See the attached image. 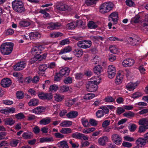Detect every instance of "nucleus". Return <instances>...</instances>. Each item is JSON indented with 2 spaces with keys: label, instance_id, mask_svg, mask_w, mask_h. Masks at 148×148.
Masks as SVG:
<instances>
[{
  "label": "nucleus",
  "instance_id": "nucleus-27",
  "mask_svg": "<svg viewBox=\"0 0 148 148\" xmlns=\"http://www.w3.org/2000/svg\"><path fill=\"white\" fill-rule=\"evenodd\" d=\"M57 145L58 147L60 148H69L67 142L66 140H63L59 142Z\"/></svg>",
  "mask_w": 148,
  "mask_h": 148
},
{
  "label": "nucleus",
  "instance_id": "nucleus-3",
  "mask_svg": "<svg viewBox=\"0 0 148 148\" xmlns=\"http://www.w3.org/2000/svg\"><path fill=\"white\" fill-rule=\"evenodd\" d=\"M12 5L13 9L17 12H24L25 10L23 3L21 0H15L13 1L12 3Z\"/></svg>",
  "mask_w": 148,
  "mask_h": 148
},
{
  "label": "nucleus",
  "instance_id": "nucleus-2",
  "mask_svg": "<svg viewBox=\"0 0 148 148\" xmlns=\"http://www.w3.org/2000/svg\"><path fill=\"white\" fill-rule=\"evenodd\" d=\"M43 49L41 45H37L31 49V52L32 55H36V58L40 60L45 59L46 57L47 54L45 53L41 55V51Z\"/></svg>",
  "mask_w": 148,
  "mask_h": 148
},
{
  "label": "nucleus",
  "instance_id": "nucleus-47",
  "mask_svg": "<svg viewBox=\"0 0 148 148\" xmlns=\"http://www.w3.org/2000/svg\"><path fill=\"white\" fill-rule=\"evenodd\" d=\"M63 34L59 32H53L51 34V36L52 38H56L61 36Z\"/></svg>",
  "mask_w": 148,
  "mask_h": 148
},
{
  "label": "nucleus",
  "instance_id": "nucleus-45",
  "mask_svg": "<svg viewBox=\"0 0 148 148\" xmlns=\"http://www.w3.org/2000/svg\"><path fill=\"white\" fill-rule=\"evenodd\" d=\"M82 135V134L81 133L78 132H75L71 134V137L75 138L77 139H81V136Z\"/></svg>",
  "mask_w": 148,
  "mask_h": 148
},
{
  "label": "nucleus",
  "instance_id": "nucleus-26",
  "mask_svg": "<svg viewBox=\"0 0 148 148\" xmlns=\"http://www.w3.org/2000/svg\"><path fill=\"white\" fill-rule=\"evenodd\" d=\"M78 115V112L76 111H71L66 114V116L69 118L76 117Z\"/></svg>",
  "mask_w": 148,
  "mask_h": 148
},
{
  "label": "nucleus",
  "instance_id": "nucleus-4",
  "mask_svg": "<svg viewBox=\"0 0 148 148\" xmlns=\"http://www.w3.org/2000/svg\"><path fill=\"white\" fill-rule=\"evenodd\" d=\"M114 6V5L112 3L110 2H106L100 5L99 11L102 14H105L112 10Z\"/></svg>",
  "mask_w": 148,
  "mask_h": 148
},
{
  "label": "nucleus",
  "instance_id": "nucleus-52",
  "mask_svg": "<svg viewBox=\"0 0 148 148\" xmlns=\"http://www.w3.org/2000/svg\"><path fill=\"white\" fill-rule=\"evenodd\" d=\"M104 114L103 111H101V109L98 110L96 112V116L98 118H101Z\"/></svg>",
  "mask_w": 148,
  "mask_h": 148
},
{
  "label": "nucleus",
  "instance_id": "nucleus-31",
  "mask_svg": "<svg viewBox=\"0 0 148 148\" xmlns=\"http://www.w3.org/2000/svg\"><path fill=\"white\" fill-rule=\"evenodd\" d=\"M53 138L52 137H43L40 138V142L41 143L49 142L53 141Z\"/></svg>",
  "mask_w": 148,
  "mask_h": 148
},
{
  "label": "nucleus",
  "instance_id": "nucleus-41",
  "mask_svg": "<svg viewBox=\"0 0 148 148\" xmlns=\"http://www.w3.org/2000/svg\"><path fill=\"white\" fill-rule=\"evenodd\" d=\"M110 50L111 52L114 54H117L119 52L117 48L115 46L110 47Z\"/></svg>",
  "mask_w": 148,
  "mask_h": 148
},
{
  "label": "nucleus",
  "instance_id": "nucleus-55",
  "mask_svg": "<svg viewBox=\"0 0 148 148\" xmlns=\"http://www.w3.org/2000/svg\"><path fill=\"white\" fill-rule=\"evenodd\" d=\"M142 95L143 94L141 93L136 92L132 95V97L134 99H136L142 96Z\"/></svg>",
  "mask_w": 148,
  "mask_h": 148
},
{
  "label": "nucleus",
  "instance_id": "nucleus-49",
  "mask_svg": "<svg viewBox=\"0 0 148 148\" xmlns=\"http://www.w3.org/2000/svg\"><path fill=\"white\" fill-rule=\"evenodd\" d=\"M15 116L17 119L21 120L23 119L25 116L22 113H20L15 115Z\"/></svg>",
  "mask_w": 148,
  "mask_h": 148
},
{
  "label": "nucleus",
  "instance_id": "nucleus-54",
  "mask_svg": "<svg viewBox=\"0 0 148 148\" xmlns=\"http://www.w3.org/2000/svg\"><path fill=\"white\" fill-rule=\"evenodd\" d=\"M39 13L43 14L44 15V18L46 19L49 16V14L45 11V10H41L40 11Z\"/></svg>",
  "mask_w": 148,
  "mask_h": 148
},
{
  "label": "nucleus",
  "instance_id": "nucleus-62",
  "mask_svg": "<svg viewBox=\"0 0 148 148\" xmlns=\"http://www.w3.org/2000/svg\"><path fill=\"white\" fill-rule=\"evenodd\" d=\"M92 62L94 64H97L99 62V59L98 56H96L93 58L92 60Z\"/></svg>",
  "mask_w": 148,
  "mask_h": 148
},
{
  "label": "nucleus",
  "instance_id": "nucleus-51",
  "mask_svg": "<svg viewBox=\"0 0 148 148\" xmlns=\"http://www.w3.org/2000/svg\"><path fill=\"white\" fill-rule=\"evenodd\" d=\"M72 81V78L70 77L65 78L64 80V82L66 84H71Z\"/></svg>",
  "mask_w": 148,
  "mask_h": 148
},
{
  "label": "nucleus",
  "instance_id": "nucleus-17",
  "mask_svg": "<svg viewBox=\"0 0 148 148\" xmlns=\"http://www.w3.org/2000/svg\"><path fill=\"white\" fill-rule=\"evenodd\" d=\"M70 70L67 67H65L61 69L59 72L60 75L61 77H66L69 74Z\"/></svg>",
  "mask_w": 148,
  "mask_h": 148
},
{
  "label": "nucleus",
  "instance_id": "nucleus-13",
  "mask_svg": "<svg viewBox=\"0 0 148 148\" xmlns=\"http://www.w3.org/2000/svg\"><path fill=\"white\" fill-rule=\"evenodd\" d=\"M134 61L132 59L127 58L124 60L122 63L123 65L125 67H130L134 64Z\"/></svg>",
  "mask_w": 148,
  "mask_h": 148
},
{
  "label": "nucleus",
  "instance_id": "nucleus-50",
  "mask_svg": "<svg viewBox=\"0 0 148 148\" xmlns=\"http://www.w3.org/2000/svg\"><path fill=\"white\" fill-rule=\"evenodd\" d=\"M99 108L101 110V111H103V113L104 114H108L109 112V110L107 107L106 106H101Z\"/></svg>",
  "mask_w": 148,
  "mask_h": 148
},
{
  "label": "nucleus",
  "instance_id": "nucleus-32",
  "mask_svg": "<svg viewBox=\"0 0 148 148\" xmlns=\"http://www.w3.org/2000/svg\"><path fill=\"white\" fill-rule=\"evenodd\" d=\"M19 24L21 27H25L29 26L30 24V23L28 21L24 20L20 21L19 23Z\"/></svg>",
  "mask_w": 148,
  "mask_h": 148
},
{
  "label": "nucleus",
  "instance_id": "nucleus-35",
  "mask_svg": "<svg viewBox=\"0 0 148 148\" xmlns=\"http://www.w3.org/2000/svg\"><path fill=\"white\" fill-rule=\"evenodd\" d=\"M125 111V110L123 107H119L116 108V114L120 115Z\"/></svg>",
  "mask_w": 148,
  "mask_h": 148
},
{
  "label": "nucleus",
  "instance_id": "nucleus-44",
  "mask_svg": "<svg viewBox=\"0 0 148 148\" xmlns=\"http://www.w3.org/2000/svg\"><path fill=\"white\" fill-rule=\"evenodd\" d=\"M72 124V122L71 121H64L62 122L61 124V126L62 127H69L71 126Z\"/></svg>",
  "mask_w": 148,
  "mask_h": 148
},
{
  "label": "nucleus",
  "instance_id": "nucleus-60",
  "mask_svg": "<svg viewBox=\"0 0 148 148\" xmlns=\"http://www.w3.org/2000/svg\"><path fill=\"white\" fill-rule=\"evenodd\" d=\"M60 105L59 104H56L53 106V109L55 111V113H57V110H59Z\"/></svg>",
  "mask_w": 148,
  "mask_h": 148
},
{
  "label": "nucleus",
  "instance_id": "nucleus-20",
  "mask_svg": "<svg viewBox=\"0 0 148 148\" xmlns=\"http://www.w3.org/2000/svg\"><path fill=\"white\" fill-rule=\"evenodd\" d=\"M47 68V65L45 64H43L40 65L39 67V71H38V73L41 75L44 74Z\"/></svg>",
  "mask_w": 148,
  "mask_h": 148
},
{
  "label": "nucleus",
  "instance_id": "nucleus-8",
  "mask_svg": "<svg viewBox=\"0 0 148 148\" xmlns=\"http://www.w3.org/2000/svg\"><path fill=\"white\" fill-rule=\"evenodd\" d=\"M138 123L141 125L139 128V132H144L146 130L148 129V121H139Z\"/></svg>",
  "mask_w": 148,
  "mask_h": 148
},
{
  "label": "nucleus",
  "instance_id": "nucleus-28",
  "mask_svg": "<svg viewBox=\"0 0 148 148\" xmlns=\"http://www.w3.org/2000/svg\"><path fill=\"white\" fill-rule=\"evenodd\" d=\"M136 86L137 85L136 83L130 82L127 84L126 87L128 90L131 91L135 89Z\"/></svg>",
  "mask_w": 148,
  "mask_h": 148
},
{
  "label": "nucleus",
  "instance_id": "nucleus-23",
  "mask_svg": "<svg viewBox=\"0 0 148 148\" xmlns=\"http://www.w3.org/2000/svg\"><path fill=\"white\" fill-rule=\"evenodd\" d=\"M136 143L138 145H141V146L145 145L147 143L145 140V138H140L136 141Z\"/></svg>",
  "mask_w": 148,
  "mask_h": 148
},
{
  "label": "nucleus",
  "instance_id": "nucleus-1",
  "mask_svg": "<svg viewBox=\"0 0 148 148\" xmlns=\"http://www.w3.org/2000/svg\"><path fill=\"white\" fill-rule=\"evenodd\" d=\"M14 46L12 42H5L2 44L0 47V51L2 54L8 55L12 52Z\"/></svg>",
  "mask_w": 148,
  "mask_h": 148
},
{
  "label": "nucleus",
  "instance_id": "nucleus-61",
  "mask_svg": "<svg viewBox=\"0 0 148 148\" xmlns=\"http://www.w3.org/2000/svg\"><path fill=\"white\" fill-rule=\"evenodd\" d=\"M14 30L12 29H8L5 32L6 35H11L13 34L14 33Z\"/></svg>",
  "mask_w": 148,
  "mask_h": 148
},
{
  "label": "nucleus",
  "instance_id": "nucleus-53",
  "mask_svg": "<svg viewBox=\"0 0 148 148\" xmlns=\"http://www.w3.org/2000/svg\"><path fill=\"white\" fill-rule=\"evenodd\" d=\"M58 88V86L54 84L50 86L49 90L50 91L55 92L57 91Z\"/></svg>",
  "mask_w": 148,
  "mask_h": 148
},
{
  "label": "nucleus",
  "instance_id": "nucleus-34",
  "mask_svg": "<svg viewBox=\"0 0 148 148\" xmlns=\"http://www.w3.org/2000/svg\"><path fill=\"white\" fill-rule=\"evenodd\" d=\"M123 115L124 116L131 119L134 116L135 114L132 112L129 111L128 112L124 113Z\"/></svg>",
  "mask_w": 148,
  "mask_h": 148
},
{
  "label": "nucleus",
  "instance_id": "nucleus-5",
  "mask_svg": "<svg viewBox=\"0 0 148 148\" xmlns=\"http://www.w3.org/2000/svg\"><path fill=\"white\" fill-rule=\"evenodd\" d=\"M127 41L130 44L134 46L140 42L141 39L137 36L133 35L127 38Z\"/></svg>",
  "mask_w": 148,
  "mask_h": 148
},
{
  "label": "nucleus",
  "instance_id": "nucleus-46",
  "mask_svg": "<svg viewBox=\"0 0 148 148\" xmlns=\"http://www.w3.org/2000/svg\"><path fill=\"white\" fill-rule=\"evenodd\" d=\"M115 100V99L111 96H107L104 99V101L108 103L114 102Z\"/></svg>",
  "mask_w": 148,
  "mask_h": 148
},
{
  "label": "nucleus",
  "instance_id": "nucleus-39",
  "mask_svg": "<svg viewBox=\"0 0 148 148\" xmlns=\"http://www.w3.org/2000/svg\"><path fill=\"white\" fill-rule=\"evenodd\" d=\"M76 27L75 22H72L68 23L66 25V27L69 30H72Z\"/></svg>",
  "mask_w": 148,
  "mask_h": 148
},
{
  "label": "nucleus",
  "instance_id": "nucleus-30",
  "mask_svg": "<svg viewBox=\"0 0 148 148\" xmlns=\"http://www.w3.org/2000/svg\"><path fill=\"white\" fill-rule=\"evenodd\" d=\"M108 141V138L106 136L100 138L98 140L99 144L102 146L105 145L106 143Z\"/></svg>",
  "mask_w": 148,
  "mask_h": 148
},
{
  "label": "nucleus",
  "instance_id": "nucleus-37",
  "mask_svg": "<svg viewBox=\"0 0 148 148\" xmlns=\"http://www.w3.org/2000/svg\"><path fill=\"white\" fill-rule=\"evenodd\" d=\"M88 28L90 29H95L97 27L96 23L92 21L89 22L88 24Z\"/></svg>",
  "mask_w": 148,
  "mask_h": 148
},
{
  "label": "nucleus",
  "instance_id": "nucleus-64",
  "mask_svg": "<svg viewBox=\"0 0 148 148\" xmlns=\"http://www.w3.org/2000/svg\"><path fill=\"white\" fill-rule=\"evenodd\" d=\"M69 143L73 148H77L79 146V145L77 143H73L72 140H70Z\"/></svg>",
  "mask_w": 148,
  "mask_h": 148
},
{
  "label": "nucleus",
  "instance_id": "nucleus-15",
  "mask_svg": "<svg viewBox=\"0 0 148 148\" xmlns=\"http://www.w3.org/2000/svg\"><path fill=\"white\" fill-rule=\"evenodd\" d=\"M45 108L43 106H40L32 110V112L37 114H40L45 111Z\"/></svg>",
  "mask_w": 148,
  "mask_h": 148
},
{
  "label": "nucleus",
  "instance_id": "nucleus-29",
  "mask_svg": "<svg viewBox=\"0 0 148 148\" xmlns=\"http://www.w3.org/2000/svg\"><path fill=\"white\" fill-rule=\"evenodd\" d=\"M64 98V96L63 95L59 94H56L54 96V100L57 102H61Z\"/></svg>",
  "mask_w": 148,
  "mask_h": 148
},
{
  "label": "nucleus",
  "instance_id": "nucleus-56",
  "mask_svg": "<svg viewBox=\"0 0 148 148\" xmlns=\"http://www.w3.org/2000/svg\"><path fill=\"white\" fill-rule=\"evenodd\" d=\"M17 98L19 99L23 98L24 97L23 94L21 91H17L16 94Z\"/></svg>",
  "mask_w": 148,
  "mask_h": 148
},
{
  "label": "nucleus",
  "instance_id": "nucleus-24",
  "mask_svg": "<svg viewBox=\"0 0 148 148\" xmlns=\"http://www.w3.org/2000/svg\"><path fill=\"white\" fill-rule=\"evenodd\" d=\"M56 8L59 10L63 11L68 10V7L66 5L60 3L56 6Z\"/></svg>",
  "mask_w": 148,
  "mask_h": 148
},
{
  "label": "nucleus",
  "instance_id": "nucleus-7",
  "mask_svg": "<svg viewBox=\"0 0 148 148\" xmlns=\"http://www.w3.org/2000/svg\"><path fill=\"white\" fill-rule=\"evenodd\" d=\"M87 90L88 91L91 92L96 91L98 88L97 84V81L95 80L94 81H90L87 84L86 86Z\"/></svg>",
  "mask_w": 148,
  "mask_h": 148
},
{
  "label": "nucleus",
  "instance_id": "nucleus-43",
  "mask_svg": "<svg viewBox=\"0 0 148 148\" xmlns=\"http://www.w3.org/2000/svg\"><path fill=\"white\" fill-rule=\"evenodd\" d=\"M59 91L61 92H64L68 91L69 90V87L65 86H63L59 88Z\"/></svg>",
  "mask_w": 148,
  "mask_h": 148
},
{
  "label": "nucleus",
  "instance_id": "nucleus-14",
  "mask_svg": "<svg viewBox=\"0 0 148 148\" xmlns=\"http://www.w3.org/2000/svg\"><path fill=\"white\" fill-rule=\"evenodd\" d=\"M11 83V80L8 78H4L2 79L1 82V85L5 88L9 87Z\"/></svg>",
  "mask_w": 148,
  "mask_h": 148
},
{
  "label": "nucleus",
  "instance_id": "nucleus-9",
  "mask_svg": "<svg viewBox=\"0 0 148 148\" xmlns=\"http://www.w3.org/2000/svg\"><path fill=\"white\" fill-rule=\"evenodd\" d=\"M27 62L25 61H22L18 62L14 66V70L15 71H19L24 69L26 65Z\"/></svg>",
  "mask_w": 148,
  "mask_h": 148
},
{
  "label": "nucleus",
  "instance_id": "nucleus-38",
  "mask_svg": "<svg viewBox=\"0 0 148 148\" xmlns=\"http://www.w3.org/2000/svg\"><path fill=\"white\" fill-rule=\"evenodd\" d=\"M83 50L81 49H76L75 50V56L77 57H80L83 54Z\"/></svg>",
  "mask_w": 148,
  "mask_h": 148
},
{
  "label": "nucleus",
  "instance_id": "nucleus-59",
  "mask_svg": "<svg viewBox=\"0 0 148 148\" xmlns=\"http://www.w3.org/2000/svg\"><path fill=\"white\" fill-rule=\"evenodd\" d=\"M45 99L50 100L52 98V95L51 93H45Z\"/></svg>",
  "mask_w": 148,
  "mask_h": 148
},
{
  "label": "nucleus",
  "instance_id": "nucleus-48",
  "mask_svg": "<svg viewBox=\"0 0 148 148\" xmlns=\"http://www.w3.org/2000/svg\"><path fill=\"white\" fill-rule=\"evenodd\" d=\"M140 16L139 15H136L131 19V21L135 23H138L140 21Z\"/></svg>",
  "mask_w": 148,
  "mask_h": 148
},
{
  "label": "nucleus",
  "instance_id": "nucleus-63",
  "mask_svg": "<svg viewBox=\"0 0 148 148\" xmlns=\"http://www.w3.org/2000/svg\"><path fill=\"white\" fill-rule=\"evenodd\" d=\"M83 74L81 73H76L75 74V78L77 79H81L83 76Z\"/></svg>",
  "mask_w": 148,
  "mask_h": 148
},
{
  "label": "nucleus",
  "instance_id": "nucleus-58",
  "mask_svg": "<svg viewBox=\"0 0 148 148\" xmlns=\"http://www.w3.org/2000/svg\"><path fill=\"white\" fill-rule=\"evenodd\" d=\"M96 0H86V4L88 5H92L95 3Z\"/></svg>",
  "mask_w": 148,
  "mask_h": 148
},
{
  "label": "nucleus",
  "instance_id": "nucleus-6",
  "mask_svg": "<svg viewBox=\"0 0 148 148\" xmlns=\"http://www.w3.org/2000/svg\"><path fill=\"white\" fill-rule=\"evenodd\" d=\"M92 44L91 41L88 40L80 41H78L77 43V45L79 47L85 49L90 47Z\"/></svg>",
  "mask_w": 148,
  "mask_h": 148
},
{
  "label": "nucleus",
  "instance_id": "nucleus-21",
  "mask_svg": "<svg viewBox=\"0 0 148 148\" xmlns=\"http://www.w3.org/2000/svg\"><path fill=\"white\" fill-rule=\"evenodd\" d=\"M72 50V48L69 46L66 47L61 50L58 53L59 55H62L69 53Z\"/></svg>",
  "mask_w": 148,
  "mask_h": 148
},
{
  "label": "nucleus",
  "instance_id": "nucleus-10",
  "mask_svg": "<svg viewBox=\"0 0 148 148\" xmlns=\"http://www.w3.org/2000/svg\"><path fill=\"white\" fill-rule=\"evenodd\" d=\"M108 18L110 21L113 22V24H116L118 22V13L116 12H113L109 15Z\"/></svg>",
  "mask_w": 148,
  "mask_h": 148
},
{
  "label": "nucleus",
  "instance_id": "nucleus-36",
  "mask_svg": "<svg viewBox=\"0 0 148 148\" xmlns=\"http://www.w3.org/2000/svg\"><path fill=\"white\" fill-rule=\"evenodd\" d=\"M90 38L94 41H98L100 40H104L103 37L98 36H91L90 37Z\"/></svg>",
  "mask_w": 148,
  "mask_h": 148
},
{
  "label": "nucleus",
  "instance_id": "nucleus-18",
  "mask_svg": "<svg viewBox=\"0 0 148 148\" xmlns=\"http://www.w3.org/2000/svg\"><path fill=\"white\" fill-rule=\"evenodd\" d=\"M60 25V24L58 23H51L48 24L47 28L50 30H53L58 29Z\"/></svg>",
  "mask_w": 148,
  "mask_h": 148
},
{
  "label": "nucleus",
  "instance_id": "nucleus-16",
  "mask_svg": "<svg viewBox=\"0 0 148 148\" xmlns=\"http://www.w3.org/2000/svg\"><path fill=\"white\" fill-rule=\"evenodd\" d=\"M29 37L31 40H34L40 38L41 35L37 32H32L29 34Z\"/></svg>",
  "mask_w": 148,
  "mask_h": 148
},
{
  "label": "nucleus",
  "instance_id": "nucleus-19",
  "mask_svg": "<svg viewBox=\"0 0 148 148\" xmlns=\"http://www.w3.org/2000/svg\"><path fill=\"white\" fill-rule=\"evenodd\" d=\"M15 111V109L13 108H8L7 109H1L0 112L5 114H8L10 113H14Z\"/></svg>",
  "mask_w": 148,
  "mask_h": 148
},
{
  "label": "nucleus",
  "instance_id": "nucleus-57",
  "mask_svg": "<svg viewBox=\"0 0 148 148\" xmlns=\"http://www.w3.org/2000/svg\"><path fill=\"white\" fill-rule=\"evenodd\" d=\"M108 39L109 40L111 41L118 40L120 41H123V40L122 39H119L118 38L113 36L110 37L108 38Z\"/></svg>",
  "mask_w": 148,
  "mask_h": 148
},
{
  "label": "nucleus",
  "instance_id": "nucleus-25",
  "mask_svg": "<svg viewBox=\"0 0 148 148\" xmlns=\"http://www.w3.org/2000/svg\"><path fill=\"white\" fill-rule=\"evenodd\" d=\"M102 71V68L99 65L95 66L94 68V71L95 73L98 75H100Z\"/></svg>",
  "mask_w": 148,
  "mask_h": 148
},
{
  "label": "nucleus",
  "instance_id": "nucleus-12",
  "mask_svg": "<svg viewBox=\"0 0 148 148\" xmlns=\"http://www.w3.org/2000/svg\"><path fill=\"white\" fill-rule=\"evenodd\" d=\"M113 142L116 145H119L121 144L122 142L121 137L118 134H114L111 137Z\"/></svg>",
  "mask_w": 148,
  "mask_h": 148
},
{
  "label": "nucleus",
  "instance_id": "nucleus-22",
  "mask_svg": "<svg viewBox=\"0 0 148 148\" xmlns=\"http://www.w3.org/2000/svg\"><path fill=\"white\" fill-rule=\"evenodd\" d=\"M39 103V101L38 99L33 98L30 100L28 103V105L30 106H33L38 105Z\"/></svg>",
  "mask_w": 148,
  "mask_h": 148
},
{
  "label": "nucleus",
  "instance_id": "nucleus-42",
  "mask_svg": "<svg viewBox=\"0 0 148 148\" xmlns=\"http://www.w3.org/2000/svg\"><path fill=\"white\" fill-rule=\"evenodd\" d=\"M22 136L25 139H30L32 137V133L29 132H24Z\"/></svg>",
  "mask_w": 148,
  "mask_h": 148
},
{
  "label": "nucleus",
  "instance_id": "nucleus-11",
  "mask_svg": "<svg viewBox=\"0 0 148 148\" xmlns=\"http://www.w3.org/2000/svg\"><path fill=\"white\" fill-rule=\"evenodd\" d=\"M116 69L112 65H109L108 68V73L109 78H112L114 77L116 74Z\"/></svg>",
  "mask_w": 148,
  "mask_h": 148
},
{
  "label": "nucleus",
  "instance_id": "nucleus-33",
  "mask_svg": "<svg viewBox=\"0 0 148 148\" xmlns=\"http://www.w3.org/2000/svg\"><path fill=\"white\" fill-rule=\"evenodd\" d=\"M123 75L120 74L117 75L116 77L115 83L116 84L119 85L121 84L123 80Z\"/></svg>",
  "mask_w": 148,
  "mask_h": 148
},
{
  "label": "nucleus",
  "instance_id": "nucleus-40",
  "mask_svg": "<svg viewBox=\"0 0 148 148\" xmlns=\"http://www.w3.org/2000/svg\"><path fill=\"white\" fill-rule=\"evenodd\" d=\"M60 132L62 134H67L71 133L72 132V131L70 128H63L61 130Z\"/></svg>",
  "mask_w": 148,
  "mask_h": 148
}]
</instances>
